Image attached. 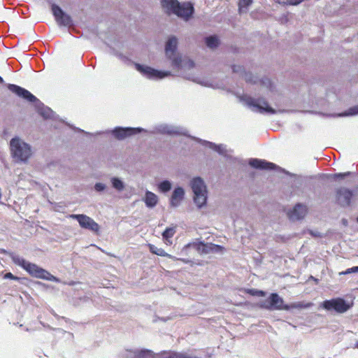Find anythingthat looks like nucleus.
Instances as JSON below:
<instances>
[{"label": "nucleus", "mask_w": 358, "mask_h": 358, "mask_svg": "<svg viewBox=\"0 0 358 358\" xmlns=\"http://www.w3.org/2000/svg\"><path fill=\"white\" fill-rule=\"evenodd\" d=\"M194 192V201L199 208H201L206 203L207 189L203 180L200 177L194 178L190 182Z\"/></svg>", "instance_id": "423d86ee"}, {"label": "nucleus", "mask_w": 358, "mask_h": 358, "mask_svg": "<svg viewBox=\"0 0 358 358\" xmlns=\"http://www.w3.org/2000/svg\"><path fill=\"white\" fill-rule=\"evenodd\" d=\"M13 262L23 268L31 276L43 280L59 282L60 280L50 274L48 271L39 267L35 264L26 261L19 255L12 256Z\"/></svg>", "instance_id": "20e7f679"}, {"label": "nucleus", "mask_w": 358, "mask_h": 358, "mask_svg": "<svg viewBox=\"0 0 358 358\" xmlns=\"http://www.w3.org/2000/svg\"><path fill=\"white\" fill-rule=\"evenodd\" d=\"M110 53L115 56H116L118 59H120L122 62L126 63L127 62H129V59L127 57H126L124 55H123L122 53H120L119 52H117V50L113 49L110 52Z\"/></svg>", "instance_id": "2f4dec72"}, {"label": "nucleus", "mask_w": 358, "mask_h": 358, "mask_svg": "<svg viewBox=\"0 0 358 358\" xmlns=\"http://www.w3.org/2000/svg\"><path fill=\"white\" fill-rule=\"evenodd\" d=\"M357 345L358 346V343H357Z\"/></svg>", "instance_id": "de8ad7c7"}, {"label": "nucleus", "mask_w": 358, "mask_h": 358, "mask_svg": "<svg viewBox=\"0 0 358 358\" xmlns=\"http://www.w3.org/2000/svg\"><path fill=\"white\" fill-rule=\"evenodd\" d=\"M206 45L211 49L215 48L219 45V39L215 36H210L206 38Z\"/></svg>", "instance_id": "a878e982"}, {"label": "nucleus", "mask_w": 358, "mask_h": 358, "mask_svg": "<svg viewBox=\"0 0 358 358\" xmlns=\"http://www.w3.org/2000/svg\"><path fill=\"white\" fill-rule=\"evenodd\" d=\"M69 217L72 219L76 220L80 226L86 229H89L94 232H97L99 229V224L94 222L91 217L83 214H71Z\"/></svg>", "instance_id": "9b49d317"}, {"label": "nucleus", "mask_w": 358, "mask_h": 358, "mask_svg": "<svg viewBox=\"0 0 358 358\" xmlns=\"http://www.w3.org/2000/svg\"><path fill=\"white\" fill-rule=\"evenodd\" d=\"M52 11L55 20L60 26L70 27L72 25L71 17L65 13L59 6L53 4L52 6Z\"/></svg>", "instance_id": "4468645a"}, {"label": "nucleus", "mask_w": 358, "mask_h": 358, "mask_svg": "<svg viewBox=\"0 0 358 358\" xmlns=\"http://www.w3.org/2000/svg\"><path fill=\"white\" fill-rule=\"evenodd\" d=\"M155 129L157 132L161 134H167L170 135H187L186 129L165 124L158 125L156 127Z\"/></svg>", "instance_id": "2eb2a0df"}, {"label": "nucleus", "mask_w": 358, "mask_h": 358, "mask_svg": "<svg viewBox=\"0 0 358 358\" xmlns=\"http://www.w3.org/2000/svg\"><path fill=\"white\" fill-rule=\"evenodd\" d=\"M357 222H358V217H357Z\"/></svg>", "instance_id": "49530a36"}, {"label": "nucleus", "mask_w": 358, "mask_h": 358, "mask_svg": "<svg viewBox=\"0 0 358 358\" xmlns=\"http://www.w3.org/2000/svg\"><path fill=\"white\" fill-rule=\"evenodd\" d=\"M136 69L148 79L159 80L171 75L169 71H159L148 66L135 64Z\"/></svg>", "instance_id": "6e6552de"}, {"label": "nucleus", "mask_w": 358, "mask_h": 358, "mask_svg": "<svg viewBox=\"0 0 358 358\" xmlns=\"http://www.w3.org/2000/svg\"><path fill=\"white\" fill-rule=\"evenodd\" d=\"M78 131H80L81 132H85L83 130H81V129H78Z\"/></svg>", "instance_id": "c03bdc74"}, {"label": "nucleus", "mask_w": 358, "mask_h": 358, "mask_svg": "<svg viewBox=\"0 0 358 358\" xmlns=\"http://www.w3.org/2000/svg\"><path fill=\"white\" fill-rule=\"evenodd\" d=\"M351 174V172H345V173H336L334 175V178L337 179V178H344L345 177L348 176H350Z\"/></svg>", "instance_id": "c9c22d12"}, {"label": "nucleus", "mask_w": 358, "mask_h": 358, "mask_svg": "<svg viewBox=\"0 0 358 358\" xmlns=\"http://www.w3.org/2000/svg\"><path fill=\"white\" fill-rule=\"evenodd\" d=\"M352 306V304L347 303L343 299L336 298L324 301L320 307L327 310H334L338 313L347 312Z\"/></svg>", "instance_id": "1a4fd4ad"}, {"label": "nucleus", "mask_w": 358, "mask_h": 358, "mask_svg": "<svg viewBox=\"0 0 358 358\" xmlns=\"http://www.w3.org/2000/svg\"><path fill=\"white\" fill-rule=\"evenodd\" d=\"M356 273H358V266H353L352 268H349L346 269L344 271L340 272L339 275H348V274Z\"/></svg>", "instance_id": "72a5a7b5"}, {"label": "nucleus", "mask_w": 358, "mask_h": 358, "mask_svg": "<svg viewBox=\"0 0 358 358\" xmlns=\"http://www.w3.org/2000/svg\"><path fill=\"white\" fill-rule=\"evenodd\" d=\"M338 115V116H343V115H343V114H339V115Z\"/></svg>", "instance_id": "a18cd8bd"}, {"label": "nucleus", "mask_w": 358, "mask_h": 358, "mask_svg": "<svg viewBox=\"0 0 358 358\" xmlns=\"http://www.w3.org/2000/svg\"><path fill=\"white\" fill-rule=\"evenodd\" d=\"M308 233L313 237H322L321 233L317 231L309 230Z\"/></svg>", "instance_id": "e433bc0d"}, {"label": "nucleus", "mask_w": 358, "mask_h": 358, "mask_svg": "<svg viewBox=\"0 0 358 358\" xmlns=\"http://www.w3.org/2000/svg\"><path fill=\"white\" fill-rule=\"evenodd\" d=\"M240 100L253 111L270 114H275L276 113L264 99H255L248 95H243L240 97Z\"/></svg>", "instance_id": "0eeeda50"}, {"label": "nucleus", "mask_w": 358, "mask_h": 358, "mask_svg": "<svg viewBox=\"0 0 358 358\" xmlns=\"http://www.w3.org/2000/svg\"><path fill=\"white\" fill-rule=\"evenodd\" d=\"M348 115H358V106L353 107L350 109V112Z\"/></svg>", "instance_id": "4c0bfd02"}, {"label": "nucleus", "mask_w": 358, "mask_h": 358, "mask_svg": "<svg viewBox=\"0 0 358 358\" xmlns=\"http://www.w3.org/2000/svg\"><path fill=\"white\" fill-rule=\"evenodd\" d=\"M259 83L262 87H266L267 90H268L271 92L273 91V85L269 78H264L259 80Z\"/></svg>", "instance_id": "7c9ffc66"}, {"label": "nucleus", "mask_w": 358, "mask_h": 358, "mask_svg": "<svg viewBox=\"0 0 358 358\" xmlns=\"http://www.w3.org/2000/svg\"><path fill=\"white\" fill-rule=\"evenodd\" d=\"M143 201L148 208H152L157 205L158 197L153 192L147 190Z\"/></svg>", "instance_id": "412c9836"}, {"label": "nucleus", "mask_w": 358, "mask_h": 358, "mask_svg": "<svg viewBox=\"0 0 358 358\" xmlns=\"http://www.w3.org/2000/svg\"><path fill=\"white\" fill-rule=\"evenodd\" d=\"M252 0H239L238 10L241 13H246L249 6L252 3Z\"/></svg>", "instance_id": "bb28decb"}, {"label": "nucleus", "mask_w": 358, "mask_h": 358, "mask_svg": "<svg viewBox=\"0 0 358 358\" xmlns=\"http://www.w3.org/2000/svg\"><path fill=\"white\" fill-rule=\"evenodd\" d=\"M171 183L169 180H164L158 185L159 190L162 192H169L171 189Z\"/></svg>", "instance_id": "c756f323"}, {"label": "nucleus", "mask_w": 358, "mask_h": 358, "mask_svg": "<svg viewBox=\"0 0 358 358\" xmlns=\"http://www.w3.org/2000/svg\"><path fill=\"white\" fill-rule=\"evenodd\" d=\"M185 191L183 188L178 187L176 188L171 195L170 204L172 207H178L184 198Z\"/></svg>", "instance_id": "aec40b11"}, {"label": "nucleus", "mask_w": 358, "mask_h": 358, "mask_svg": "<svg viewBox=\"0 0 358 358\" xmlns=\"http://www.w3.org/2000/svg\"><path fill=\"white\" fill-rule=\"evenodd\" d=\"M8 88L10 92L15 94L19 97H21L29 102L35 103V106L37 108L38 113L43 118L52 120L57 119L55 113L50 108L44 106V105L27 90L14 84H8Z\"/></svg>", "instance_id": "f03ea898"}, {"label": "nucleus", "mask_w": 358, "mask_h": 358, "mask_svg": "<svg viewBox=\"0 0 358 358\" xmlns=\"http://www.w3.org/2000/svg\"><path fill=\"white\" fill-rule=\"evenodd\" d=\"M143 129L141 127H117L110 132L113 134L114 137L118 140H122L125 138L130 136L131 135L140 133ZM108 132H110L108 131Z\"/></svg>", "instance_id": "f8f14e48"}, {"label": "nucleus", "mask_w": 358, "mask_h": 358, "mask_svg": "<svg viewBox=\"0 0 358 358\" xmlns=\"http://www.w3.org/2000/svg\"><path fill=\"white\" fill-rule=\"evenodd\" d=\"M3 82V78L0 76V83H2Z\"/></svg>", "instance_id": "37998d69"}, {"label": "nucleus", "mask_w": 358, "mask_h": 358, "mask_svg": "<svg viewBox=\"0 0 358 358\" xmlns=\"http://www.w3.org/2000/svg\"><path fill=\"white\" fill-rule=\"evenodd\" d=\"M353 196V191L346 187H341L336 191L337 202L343 207L350 206Z\"/></svg>", "instance_id": "ddd939ff"}, {"label": "nucleus", "mask_w": 358, "mask_h": 358, "mask_svg": "<svg viewBox=\"0 0 358 358\" xmlns=\"http://www.w3.org/2000/svg\"><path fill=\"white\" fill-rule=\"evenodd\" d=\"M233 72L240 73L244 80L248 83H257L258 78L251 73L245 72L243 66L239 65H234L232 67Z\"/></svg>", "instance_id": "6ab92c4d"}, {"label": "nucleus", "mask_w": 358, "mask_h": 358, "mask_svg": "<svg viewBox=\"0 0 358 358\" xmlns=\"http://www.w3.org/2000/svg\"><path fill=\"white\" fill-rule=\"evenodd\" d=\"M161 4L164 11L169 14L188 20L194 12V7L190 3H180L177 0H161Z\"/></svg>", "instance_id": "39448f33"}, {"label": "nucleus", "mask_w": 358, "mask_h": 358, "mask_svg": "<svg viewBox=\"0 0 358 358\" xmlns=\"http://www.w3.org/2000/svg\"><path fill=\"white\" fill-rule=\"evenodd\" d=\"M198 245H202V242L189 243L184 246V248H182V252L187 253L188 250L192 249V250L196 251L198 253H199V250L197 248Z\"/></svg>", "instance_id": "c85d7f7f"}, {"label": "nucleus", "mask_w": 358, "mask_h": 358, "mask_svg": "<svg viewBox=\"0 0 358 358\" xmlns=\"http://www.w3.org/2000/svg\"><path fill=\"white\" fill-rule=\"evenodd\" d=\"M249 164L255 169L262 170H271L279 169V167L273 163L259 159H251L249 162Z\"/></svg>", "instance_id": "f3484780"}, {"label": "nucleus", "mask_w": 358, "mask_h": 358, "mask_svg": "<svg viewBox=\"0 0 358 358\" xmlns=\"http://www.w3.org/2000/svg\"><path fill=\"white\" fill-rule=\"evenodd\" d=\"M285 305L283 299L278 294L272 293L264 301L260 303V307L268 310H285Z\"/></svg>", "instance_id": "9d476101"}, {"label": "nucleus", "mask_w": 358, "mask_h": 358, "mask_svg": "<svg viewBox=\"0 0 358 358\" xmlns=\"http://www.w3.org/2000/svg\"><path fill=\"white\" fill-rule=\"evenodd\" d=\"M176 233L175 227H168L162 233V237L166 241H169V239L172 238Z\"/></svg>", "instance_id": "cd10ccee"}, {"label": "nucleus", "mask_w": 358, "mask_h": 358, "mask_svg": "<svg viewBox=\"0 0 358 358\" xmlns=\"http://www.w3.org/2000/svg\"><path fill=\"white\" fill-rule=\"evenodd\" d=\"M204 143H206V146H208L209 148L216 151L220 155H226L227 150H226L225 145H224L222 144L216 145V144L209 142V141H204Z\"/></svg>", "instance_id": "5701e85b"}, {"label": "nucleus", "mask_w": 358, "mask_h": 358, "mask_svg": "<svg viewBox=\"0 0 358 358\" xmlns=\"http://www.w3.org/2000/svg\"><path fill=\"white\" fill-rule=\"evenodd\" d=\"M307 213V207L301 203H297L288 212L289 218L292 220H299L303 219Z\"/></svg>", "instance_id": "dca6fc26"}, {"label": "nucleus", "mask_w": 358, "mask_h": 358, "mask_svg": "<svg viewBox=\"0 0 358 358\" xmlns=\"http://www.w3.org/2000/svg\"><path fill=\"white\" fill-rule=\"evenodd\" d=\"M9 148L12 158L17 163H27L33 155L31 145L19 136L11 138Z\"/></svg>", "instance_id": "7ed1b4c3"}, {"label": "nucleus", "mask_w": 358, "mask_h": 358, "mask_svg": "<svg viewBox=\"0 0 358 358\" xmlns=\"http://www.w3.org/2000/svg\"><path fill=\"white\" fill-rule=\"evenodd\" d=\"M3 278L6 279L9 278V279H13V280H19V278L14 276L11 273H6L4 275Z\"/></svg>", "instance_id": "58836bf2"}, {"label": "nucleus", "mask_w": 358, "mask_h": 358, "mask_svg": "<svg viewBox=\"0 0 358 358\" xmlns=\"http://www.w3.org/2000/svg\"><path fill=\"white\" fill-rule=\"evenodd\" d=\"M248 293H250L251 295L253 296H264L265 292L262 290H257V289H250L248 291Z\"/></svg>", "instance_id": "f704fd0d"}, {"label": "nucleus", "mask_w": 358, "mask_h": 358, "mask_svg": "<svg viewBox=\"0 0 358 358\" xmlns=\"http://www.w3.org/2000/svg\"><path fill=\"white\" fill-rule=\"evenodd\" d=\"M197 248L199 250V254L201 255L218 253L221 252L223 250V248L219 245L204 243L203 242H202V245H198Z\"/></svg>", "instance_id": "a211bd4d"}, {"label": "nucleus", "mask_w": 358, "mask_h": 358, "mask_svg": "<svg viewBox=\"0 0 358 358\" xmlns=\"http://www.w3.org/2000/svg\"><path fill=\"white\" fill-rule=\"evenodd\" d=\"M148 247H149L150 251L155 255H157L161 256V257H167L172 259H176V258L175 257L172 256L171 255L168 254L162 248H157V246H155L152 244H148Z\"/></svg>", "instance_id": "4be33fe9"}, {"label": "nucleus", "mask_w": 358, "mask_h": 358, "mask_svg": "<svg viewBox=\"0 0 358 358\" xmlns=\"http://www.w3.org/2000/svg\"><path fill=\"white\" fill-rule=\"evenodd\" d=\"M178 260H180L182 261V262H185V263H188L189 261L187 260V259H178Z\"/></svg>", "instance_id": "ea45409f"}, {"label": "nucleus", "mask_w": 358, "mask_h": 358, "mask_svg": "<svg viewBox=\"0 0 358 358\" xmlns=\"http://www.w3.org/2000/svg\"><path fill=\"white\" fill-rule=\"evenodd\" d=\"M112 186L118 192H122L124 189V182L117 177H113L110 178Z\"/></svg>", "instance_id": "393cba45"}, {"label": "nucleus", "mask_w": 358, "mask_h": 358, "mask_svg": "<svg viewBox=\"0 0 358 358\" xmlns=\"http://www.w3.org/2000/svg\"><path fill=\"white\" fill-rule=\"evenodd\" d=\"M178 38L175 36L170 37L165 44V55L167 59L171 63V66L179 71L182 77L200 84L202 86L213 88H220L218 84L214 85L211 81L206 79H201L187 71L194 67V62L186 55H182L177 50Z\"/></svg>", "instance_id": "f257e3e1"}, {"label": "nucleus", "mask_w": 358, "mask_h": 358, "mask_svg": "<svg viewBox=\"0 0 358 358\" xmlns=\"http://www.w3.org/2000/svg\"><path fill=\"white\" fill-rule=\"evenodd\" d=\"M192 138H193V139H194V140L198 141L199 142H202V140H201V139H196V138H195V137H193ZM204 141H203V144L206 145V143H204Z\"/></svg>", "instance_id": "a19ab883"}, {"label": "nucleus", "mask_w": 358, "mask_h": 358, "mask_svg": "<svg viewBox=\"0 0 358 358\" xmlns=\"http://www.w3.org/2000/svg\"><path fill=\"white\" fill-rule=\"evenodd\" d=\"M94 190L97 192H101L105 191L107 189V186L106 184L102 182H96L94 186Z\"/></svg>", "instance_id": "473e14b6"}, {"label": "nucleus", "mask_w": 358, "mask_h": 358, "mask_svg": "<svg viewBox=\"0 0 358 358\" xmlns=\"http://www.w3.org/2000/svg\"><path fill=\"white\" fill-rule=\"evenodd\" d=\"M192 138H193V139H194V140L198 141L199 142H202V140H201V139H196V138H195V137H193ZM204 141H203V144L206 145V143H204Z\"/></svg>", "instance_id": "79ce46f5"}, {"label": "nucleus", "mask_w": 358, "mask_h": 358, "mask_svg": "<svg viewBox=\"0 0 358 358\" xmlns=\"http://www.w3.org/2000/svg\"><path fill=\"white\" fill-rule=\"evenodd\" d=\"M312 306L311 303H304V302H295L292 303L289 305H285V310H289L292 308L296 309H303V308H308Z\"/></svg>", "instance_id": "b1692460"}]
</instances>
